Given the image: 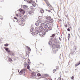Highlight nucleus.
<instances>
[{
  "label": "nucleus",
  "instance_id": "774afa93",
  "mask_svg": "<svg viewBox=\"0 0 80 80\" xmlns=\"http://www.w3.org/2000/svg\"><path fill=\"white\" fill-rule=\"evenodd\" d=\"M69 28H71V27H69Z\"/></svg>",
  "mask_w": 80,
  "mask_h": 80
},
{
  "label": "nucleus",
  "instance_id": "4468645a",
  "mask_svg": "<svg viewBox=\"0 0 80 80\" xmlns=\"http://www.w3.org/2000/svg\"><path fill=\"white\" fill-rule=\"evenodd\" d=\"M34 31V29L33 28H31L30 29V32H33Z\"/></svg>",
  "mask_w": 80,
  "mask_h": 80
},
{
  "label": "nucleus",
  "instance_id": "ea45409f",
  "mask_svg": "<svg viewBox=\"0 0 80 80\" xmlns=\"http://www.w3.org/2000/svg\"><path fill=\"white\" fill-rule=\"evenodd\" d=\"M22 73V71H21L20 72H19V74L20 75H21V73Z\"/></svg>",
  "mask_w": 80,
  "mask_h": 80
},
{
  "label": "nucleus",
  "instance_id": "37998d69",
  "mask_svg": "<svg viewBox=\"0 0 80 80\" xmlns=\"http://www.w3.org/2000/svg\"><path fill=\"white\" fill-rule=\"evenodd\" d=\"M22 73H25V71H22Z\"/></svg>",
  "mask_w": 80,
  "mask_h": 80
},
{
  "label": "nucleus",
  "instance_id": "680f3d73",
  "mask_svg": "<svg viewBox=\"0 0 80 80\" xmlns=\"http://www.w3.org/2000/svg\"><path fill=\"white\" fill-rule=\"evenodd\" d=\"M13 21L14 22H15V20H14L13 19Z\"/></svg>",
  "mask_w": 80,
  "mask_h": 80
},
{
  "label": "nucleus",
  "instance_id": "393cba45",
  "mask_svg": "<svg viewBox=\"0 0 80 80\" xmlns=\"http://www.w3.org/2000/svg\"><path fill=\"white\" fill-rule=\"evenodd\" d=\"M4 46L5 47H8V43H6L4 44Z\"/></svg>",
  "mask_w": 80,
  "mask_h": 80
},
{
  "label": "nucleus",
  "instance_id": "423d86ee",
  "mask_svg": "<svg viewBox=\"0 0 80 80\" xmlns=\"http://www.w3.org/2000/svg\"><path fill=\"white\" fill-rule=\"evenodd\" d=\"M44 1L48 6H49V5H50V6H51V5H50V3H49V2H48V0H45Z\"/></svg>",
  "mask_w": 80,
  "mask_h": 80
},
{
  "label": "nucleus",
  "instance_id": "cd10ccee",
  "mask_svg": "<svg viewBox=\"0 0 80 80\" xmlns=\"http://www.w3.org/2000/svg\"><path fill=\"white\" fill-rule=\"evenodd\" d=\"M44 76H45V77H48V76H49V75L48 74H44Z\"/></svg>",
  "mask_w": 80,
  "mask_h": 80
},
{
  "label": "nucleus",
  "instance_id": "20e7f679",
  "mask_svg": "<svg viewBox=\"0 0 80 80\" xmlns=\"http://www.w3.org/2000/svg\"><path fill=\"white\" fill-rule=\"evenodd\" d=\"M9 53L10 54V55H11V57H13V56H15V53L13 52L12 51H10Z\"/></svg>",
  "mask_w": 80,
  "mask_h": 80
},
{
  "label": "nucleus",
  "instance_id": "79ce46f5",
  "mask_svg": "<svg viewBox=\"0 0 80 80\" xmlns=\"http://www.w3.org/2000/svg\"><path fill=\"white\" fill-rule=\"evenodd\" d=\"M59 39L60 41H62V39H61L60 37L59 38Z\"/></svg>",
  "mask_w": 80,
  "mask_h": 80
},
{
  "label": "nucleus",
  "instance_id": "a878e982",
  "mask_svg": "<svg viewBox=\"0 0 80 80\" xmlns=\"http://www.w3.org/2000/svg\"><path fill=\"white\" fill-rule=\"evenodd\" d=\"M32 35L34 36V35H35V32H33L32 33Z\"/></svg>",
  "mask_w": 80,
  "mask_h": 80
},
{
  "label": "nucleus",
  "instance_id": "5701e85b",
  "mask_svg": "<svg viewBox=\"0 0 80 80\" xmlns=\"http://www.w3.org/2000/svg\"><path fill=\"white\" fill-rule=\"evenodd\" d=\"M35 25H36V26H38V25H39V23H38V22H37L35 23Z\"/></svg>",
  "mask_w": 80,
  "mask_h": 80
},
{
  "label": "nucleus",
  "instance_id": "052dcab7",
  "mask_svg": "<svg viewBox=\"0 0 80 80\" xmlns=\"http://www.w3.org/2000/svg\"><path fill=\"white\" fill-rule=\"evenodd\" d=\"M46 11H48V10H47V9H46Z\"/></svg>",
  "mask_w": 80,
  "mask_h": 80
},
{
  "label": "nucleus",
  "instance_id": "603ef678",
  "mask_svg": "<svg viewBox=\"0 0 80 80\" xmlns=\"http://www.w3.org/2000/svg\"><path fill=\"white\" fill-rule=\"evenodd\" d=\"M58 20H59V21H60L61 22H62V20H61V19H59Z\"/></svg>",
  "mask_w": 80,
  "mask_h": 80
},
{
  "label": "nucleus",
  "instance_id": "412c9836",
  "mask_svg": "<svg viewBox=\"0 0 80 80\" xmlns=\"http://www.w3.org/2000/svg\"><path fill=\"white\" fill-rule=\"evenodd\" d=\"M48 31V29H44V32H47Z\"/></svg>",
  "mask_w": 80,
  "mask_h": 80
},
{
  "label": "nucleus",
  "instance_id": "09e8293b",
  "mask_svg": "<svg viewBox=\"0 0 80 80\" xmlns=\"http://www.w3.org/2000/svg\"><path fill=\"white\" fill-rule=\"evenodd\" d=\"M28 50L29 51H30V50H31V49H30V48H29L28 49Z\"/></svg>",
  "mask_w": 80,
  "mask_h": 80
},
{
  "label": "nucleus",
  "instance_id": "69168bd1",
  "mask_svg": "<svg viewBox=\"0 0 80 80\" xmlns=\"http://www.w3.org/2000/svg\"><path fill=\"white\" fill-rule=\"evenodd\" d=\"M56 80V78H55V80Z\"/></svg>",
  "mask_w": 80,
  "mask_h": 80
},
{
  "label": "nucleus",
  "instance_id": "ddd939ff",
  "mask_svg": "<svg viewBox=\"0 0 80 80\" xmlns=\"http://www.w3.org/2000/svg\"><path fill=\"white\" fill-rule=\"evenodd\" d=\"M48 30H52V27H48Z\"/></svg>",
  "mask_w": 80,
  "mask_h": 80
},
{
  "label": "nucleus",
  "instance_id": "9b49d317",
  "mask_svg": "<svg viewBox=\"0 0 80 80\" xmlns=\"http://www.w3.org/2000/svg\"><path fill=\"white\" fill-rule=\"evenodd\" d=\"M55 36V34H52V36L50 37V38L52 37V38H54Z\"/></svg>",
  "mask_w": 80,
  "mask_h": 80
},
{
  "label": "nucleus",
  "instance_id": "de8ad7c7",
  "mask_svg": "<svg viewBox=\"0 0 80 80\" xmlns=\"http://www.w3.org/2000/svg\"><path fill=\"white\" fill-rule=\"evenodd\" d=\"M45 80H52V79H48L47 78H46Z\"/></svg>",
  "mask_w": 80,
  "mask_h": 80
},
{
  "label": "nucleus",
  "instance_id": "6e6552de",
  "mask_svg": "<svg viewBox=\"0 0 80 80\" xmlns=\"http://www.w3.org/2000/svg\"><path fill=\"white\" fill-rule=\"evenodd\" d=\"M44 27L45 28H48V25L47 24H45L44 23V25H43V27Z\"/></svg>",
  "mask_w": 80,
  "mask_h": 80
},
{
  "label": "nucleus",
  "instance_id": "0eeeda50",
  "mask_svg": "<svg viewBox=\"0 0 80 80\" xmlns=\"http://www.w3.org/2000/svg\"><path fill=\"white\" fill-rule=\"evenodd\" d=\"M5 49L6 52H8L9 53L10 52V51L9 50V49L8 48H5Z\"/></svg>",
  "mask_w": 80,
  "mask_h": 80
},
{
  "label": "nucleus",
  "instance_id": "dca6fc26",
  "mask_svg": "<svg viewBox=\"0 0 80 80\" xmlns=\"http://www.w3.org/2000/svg\"><path fill=\"white\" fill-rule=\"evenodd\" d=\"M47 24H49L50 23V21H46L45 22Z\"/></svg>",
  "mask_w": 80,
  "mask_h": 80
},
{
  "label": "nucleus",
  "instance_id": "c756f323",
  "mask_svg": "<svg viewBox=\"0 0 80 80\" xmlns=\"http://www.w3.org/2000/svg\"><path fill=\"white\" fill-rule=\"evenodd\" d=\"M37 75L38 76V77H40V76H41V74H40V73H38L37 74Z\"/></svg>",
  "mask_w": 80,
  "mask_h": 80
},
{
  "label": "nucleus",
  "instance_id": "f704fd0d",
  "mask_svg": "<svg viewBox=\"0 0 80 80\" xmlns=\"http://www.w3.org/2000/svg\"><path fill=\"white\" fill-rule=\"evenodd\" d=\"M30 9H31V10H33V7H32V6H31L30 7Z\"/></svg>",
  "mask_w": 80,
  "mask_h": 80
},
{
  "label": "nucleus",
  "instance_id": "3c124183",
  "mask_svg": "<svg viewBox=\"0 0 80 80\" xmlns=\"http://www.w3.org/2000/svg\"><path fill=\"white\" fill-rule=\"evenodd\" d=\"M55 44H54V45H53L52 46V48H53V46H55Z\"/></svg>",
  "mask_w": 80,
  "mask_h": 80
},
{
  "label": "nucleus",
  "instance_id": "5fc2aeb1",
  "mask_svg": "<svg viewBox=\"0 0 80 80\" xmlns=\"http://www.w3.org/2000/svg\"><path fill=\"white\" fill-rule=\"evenodd\" d=\"M32 5L33 6V7H35V6L34 5H34L33 4H32Z\"/></svg>",
  "mask_w": 80,
  "mask_h": 80
},
{
  "label": "nucleus",
  "instance_id": "f3484780",
  "mask_svg": "<svg viewBox=\"0 0 80 80\" xmlns=\"http://www.w3.org/2000/svg\"><path fill=\"white\" fill-rule=\"evenodd\" d=\"M28 14H29L30 15H32V12L29 11L28 12Z\"/></svg>",
  "mask_w": 80,
  "mask_h": 80
},
{
  "label": "nucleus",
  "instance_id": "338daca9",
  "mask_svg": "<svg viewBox=\"0 0 80 80\" xmlns=\"http://www.w3.org/2000/svg\"><path fill=\"white\" fill-rule=\"evenodd\" d=\"M26 55L27 56V54L26 53Z\"/></svg>",
  "mask_w": 80,
  "mask_h": 80
},
{
  "label": "nucleus",
  "instance_id": "4c0bfd02",
  "mask_svg": "<svg viewBox=\"0 0 80 80\" xmlns=\"http://www.w3.org/2000/svg\"><path fill=\"white\" fill-rule=\"evenodd\" d=\"M21 71H22V72H24V71H25V69H22L21 70Z\"/></svg>",
  "mask_w": 80,
  "mask_h": 80
},
{
  "label": "nucleus",
  "instance_id": "a19ab883",
  "mask_svg": "<svg viewBox=\"0 0 80 80\" xmlns=\"http://www.w3.org/2000/svg\"><path fill=\"white\" fill-rule=\"evenodd\" d=\"M24 67H27V63L24 65Z\"/></svg>",
  "mask_w": 80,
  "mask_h": 80
},
{
  "label": "nucleus",
  "instance_id": "1a4fd4ad",
  "mask_svg": "<svg viewBox=\"0 0 80 80\" xmlns=\"http://www.w3.org/2000/svg\"><path fill=\"white\" fill-rule=\"evenodd\" d=\"M28 3H34V1L32 0L28 1Z\"/></svg>",
  "mask_w": 80,
  "mask_h": 80
},
{
  "label": "nucleus",
  "instance_id": "6e6d98bb",
  "mask_svg": "<svg viewBox=\"0 0 80 80\" xmlns=\"http://www.w3.org/2000/svg\"><path fill=\"white\" fill-rule=\"evenodd\" d=\"M48 12H50L51 11H50V10H48Z\"/></svg>",
  "mask_w": 80,
  "mask_h": 80
},
{
  "label": "nucleus",
  "instance_id": "e433bc0d",
  "mask_svg": "<svg viewBox=\"0 0 80 80\" xmlns=\"http://www.w3.org/2000/svg\"><path fill=\"white\" fill-rule=\"evenodd\" d=\"M74 78V77L73 76H72L71 77V79L72 80H73V79Z\"/></svg>",
  "mask_w": 80,
  "mask_h": 80
},
{
  "label": "nucleus",
  "instance_id": "7ed1b4c3",
  "mask_svg": "<svg viewBox=\"0 0 80 80\" xmlns=\"http://www.w3.org/2000/svg\"><path fill=\"white\" fill-rule=\"evenodd\" d=\"M31 78H37L36 73H35V72H33L32 73Z\"/></svg>",
  "mask_w": 80,
  "mask_h": 80
},
{
  "label": "nucleus",
  "instance_id": "8fccbe9b",
  "mask_svg": "<svg viewBox=\"0 0 80 80\" xmlns=\"http://www.w3.org/2000/svg\"><path fill=\"white\" fill-rule=\"evenodd\" d=\"M16 16H17V17H18V14H17Z\"/></svg>",
  "mask_w": 80,
  "mask_h": 80
},
{
  "label": "nucleus",
  "instance_id": "c85d7f7f",
  "mask_svg": "<svg viewBox=\"0 0 80 80\" xmlns=\"http://www.w3.org/2000/svg\"><path fill=\"white\" fill-rule=\"evenodd\" d=\"M50 40V41H52V42H53V38H51Z\"/></svg>",
  "mask_w": 80,
  "mask_h": 80
},
{
  "label": "nucleus",
  "instance_id": "bf43d9fd",
  "mask_svg": "<svg viewBox=\"0 0 80 80\" xmlns=\"http://www.w3.org/2000/svg\"><path fill=\"white\" fill-rule=\"evenodd\" d=\"M19 70H18V72H19Z\"/></svg>",
  "mask_w": 80,
  "mask_h": 80
},
{
  "label": "nucleus",
  "instance_id": "49530a36",
  "mask_svg": "<svg viewBox=\"0 0 80 80\" xmlns=\"http://www.w3.org/2000/svg\"><path fill=\"white\" fill-rule=\"evenodd\" d=\"M27 48H28V49H29L30 48V47H28V46H27Z\"/></svg>",
  "mask_w": 80,
  "mask_h": 80
},
{
  "label": "nucleus",
  "instance_id": "7c9ffc66",
  "mask_svg": "<svg viewBox=\"0 0 80 80\" xmlns=\"http://www.w3.org/2000/svg\"><path fill=\"white\" fill-rule=\"evenodd\" d=\"M27 68H28V69H29V68H30V65H28L27 66Z\"/></svg>",
  "mask_w": 80,
  "mask_h": 80
},
{
  "label": "nucleus",
  "instance_id": "f257e3e1",
  "mask_svg": "<svg viewBox=\"0 0 80 80\" xmlns=\"http://www.w3.org/2000/svg\"><path fill=\"white\" fill-rule=\"evenodd\" d=\"M43 25H44V23H42L41 24V26L39 27V29L40 31L38 30H37V29H38L37 28H35V30L36 31L35 33L37 35H38V33H41L43 31V30H44V28H43Z\"/></svg>",
  "mask_w": 80,
  "mask_h": 80
},
{
  "label": "nucleus",
  "instance_id": "13d9d810",
  "mask_svg": "<svg viewBox=\"0 0 80 80\" xmlns=\"http://www.w3.org/2000/svg\"><path fill=\"white\" fill-rule=\"evenodd\" d=\"M39 79V78H36V80H38Z\"/></svg>",
  "mask_w": 80,
  "mask_h": 80
},
{
  "label": "nucleus",
  "instance_id": "f8f14e48",
  "mask_svg": "<svg viewBox=\"0 0 80 80\" xmlns=\"http://www.w3.org/2000/svg\"><path fill=\"white\" fill-rule=\"evenodd\" d=\"M28 65H30L31 63V62H30V59H28Z\"/></svg>",
  "mask_w": 80,
  "mask_h": 80
},
{
  "label": "nucleus",
  "instance_id": "6ab92c4d",
  "mask_svg": "<svg viewBox=\"0 0 80 80\" xmlns=\"http://www.w3.org/2000/svg\"><path fill=\"white\" fill-rule=\"evenodd\" d=\"M52 43V41H49L48 42V44H49V45H51Z\"/></svg>",
  "mask_w": 80,
  "mask_h": 80
},
{
  "label": "nucleus",
  "instance_id": "473e14b6",
  "mask_svg": "<svg viewBox=\"0 0 80 80\" xmlns=\"http://www.w3.org/2000/svg\"><path fill=\"white\" fill-rule=\"evenodd\" d=\"M25 12L24 11H22V13L23 15H24L25 14Z\"/></svg>",
  "mask_w": 80,
  "mask_h": 80
},
{
  "label": "nucleus",
  "instance_id": "2eb2a0df",
  "mask_svg": "<svg viewBox=\"0 0 80 80\" xmlns=\"http://www.w3.org/2000/svg\"><path fill=\"white\" fill-rule=\"evenodd\" d=\"M80 64V61H79V63H78L75 64L76 67H77V66H78V65H79Z\"/></svg>",
  "mask_w": 80,
  "mask_h": 80
},
{
  "label": "nucleus",
  "instance_id": "39448f33",
  "mask_svg": "<svg viewBox=\"0 0 80 80\" xmlns=\"http://www.w3.org/2000/svg\"><path fill=\"white\" fill-rule=\"evenodd\" d=\"M16 22L18 23L20 25H21V24H22V23H23L21 21V20H20V19H19L18 20H17V21H16Z\"/></svg>",
  "mask_w": 80,
  "mask_h": 80
},
{
  "label": "nucleus",
  "instance_id": "4d7b16f0",
  "mask_svg": "<svg viewBox=\"0 0 80 80\" xmlns=\"http://www.w3.org/2000/svg\"><path fill=\"white\" fill-rule=\"evenodd\" d=\"M42 11L43 12V13L44 12V11L43 10H42Z\"/></svg>",
  "mask_w": 80,
  "mask_h": 80
},
{
  "label": "nucleus",
  "instance_id": "bb28decb",
  "mask_svg": "<svg viewBox=\"0 0 80 80\" xmlns=\"http://www.w3.org/2000/svg\"><path fill=\"white\" fill-rule=\"evenodd\" d=\"M9 62H11V61H12V58H9Z\"/></svg>",
  "mask_w": 80,
  "mask_h": 80
},
{
  "label": "nucleus",
  "instance_id": "9d476101",
  "mask_svg": "<svg viewBox=\"0 0 80 80\" xmlns=\"http://www.w3.org/2000/svg\"><path fill=\"white\" fill-rule=\"evenodd\" d=\"M21 22L22 23H23V22H24L25 21V20H24V19L23 18H21V19H20Z\"/></svg>",
  "mask_w": 80,
  "mask_h": 80
},
{
  "label": "nucleus",
  "instance_id": "f03ea898",
  "mask_svg": "<svg viewBox=\"0 0 80 80\" xmlns=\"http://www.w3.org/2000/svg\"><path fill=\"white\" fill-rule=\"evenodd\" d=\"M47 20H48L50 21V22L51 23H52L53 22V20L52 18L50 17V16H48L46 18Z\"/></svg>",
  "mask_w": 80,
  "mask_h": 80
},
{
  "label": "nucleus",
  "instance_id": "aec40b11",
  "mask_svg": "<svg viewBox=\"0 0 80 80\" xmlns=\"http://www.w3.org/2000/svg\"><path fill=\"white\" fill-rule=\"evenodd\" d=\"M38 18L39 20H41V19H42V16H39L38 17Z\"/></svg>",
  "mask_w": 80,
  "mask_h": 80
},
{
  "label": "nucleus",
  "instance_id": "b1692460",
  "mask_svg": "<svg viewBox=\"0 0 80 80\" xmlns=\"http://www.w3.org/2000/svg\"><path fill=\"white\" fill-rule=\"evenodd\" d=\"M19 11L20 12H23V10L22 9H20Z\"/></svg>",
  "mask_w": 80,
  "mask_h": 80
},
{
  "label": "nucleus",
  "instance_id": "4be33fe9",
  "mask_svg": "<svg viewBox=\"0 0 80 80\" xmlns=\"http://www.w3.org/2000/svg\"><path fill=\"white\" fill-rule=\"evenodd\" d=\"M38 23H41L42 22V21H41V20H38Z\"/></svg>",
  "mask_w": 80,
  "mask_h": 80
},
{
  "label": "nucleus",
  "instance_id": "72a5a7b5",
  "mask_svg": "<svg viewBox=\"0 0 80 80\" xmlns=\"http://www.w3.org/2000/svg\"><path fill=\"white\" fill-rule=\"evenodd\" d=\"M53 53H56V50H54L53 51Z\"/></svg>",
  "mask_w": 80,
  "mask_h": 80
},
{
  "label": "nucleus",
  "instance_id": "58836bf2",
  "mask_svg": "<svg viewBox=\"0 0 80 80\" xmlns=\"http://www.w3.org/2000/svg\"><path fill=\"white\" fill-rule=\"evenodd\" d=\"M14 18V19L15 20H17H17H18V19H17V18L16 17H15Z\"/></svg>",
  "mask_w": 80,
  "mask_h": 80
},
{
  "label": "nucleus",
  "instance_id": "a18cd8bd",
  "mask_svg": "<svg viewBox=\"0 0 80 80\" xmlns=\"http://www.w3.org/2000/svg\"><path fill=\"white\" fill-rule=\"evenodd\" d=\"M24 7H26V8H27V7H28V6H26L25 5H24Z\"/></svg>",
  "mask_w": 80,
  "mask_h": 80
},
{
  "label": "nucleus",
  "instance_id": "a211bd4d",
  "mask_svg": "<svg viewBox=\"0 0 80 80\" xmlns=\"http://www.w3.org/2000/svg\"><path fill=\"white\" fill-rule=\"evenodd\" d=\"M70 34H68V40H69V39H70Z\"/></svg>",
  "mask_w": 80,
  "mask_h": 80
},
{
  "label": "nucleus",
  "instance_id": "864d4df0",
  "mask_svg": "<svg viewBox=\"0 0 80 80\" xmlns=\"http://www.w3.org/2000/svg\"><path fill=\"white\" fill-rule=\"evenodd\" d=\"M21 14H20V16H19V17H21Z\"/></svg>",
  "mask_w": 80,
  "mask_h": 80
},
{
  "label": "nucleus",
  "instance_id": "c03bdc74",
  "mask_svg": "<svg viewBox=\"0 0 80 80\" xmlns=\"http://www.w3.org/2000/svg\"><path fill=\"white\" fill-rule=\"evenodd\" d=\"M24 17H25V18H27V15H25L24 16Z\"/></svg>",
  "mask_w": 80,
  "mask_h": 80
},
{
  "label": "nucleus",
  "instance_id": "e2e57ef3",
  "mask_svg": "<svg viewBox=\"0 0 80 80\" xmlns=\"http://www.w3.org/2000/svg\"><path fill=\"white\" fill-rule=\"evenodd\" d=\"M41 51H42V49H41Z\"/></svg>",
  "mask_w": 80,
  "mask_h": 80
},
{
  "label": "nucleus",
  "instance_id": "c9c22d12",
  "mask_svg": "<svg viewBox=\"0 0 80 80\" xmlns=\"http://www.w3.org/2000/svg\"><path fill=\"white\" fill-rule=\"evenodd\" d=\"M67 30L68 32H70V29L69 28H68L67 29Z\"/></svg>",
  "mask_w": 80,
  "mask_h": 80
},
{
  "label": "nucleus",
  "instance_id": "2f4dec72",
  "mask_svg": "<svg viewBox=\"0 0 80 80\" xmlns=\"http://www.w3.org/2000/svg\"><path fill=\"white\" fill-rule=\"evenodd\" d=\"M64 26L65 27H66V28H67L68 27V25H67V24H65V25Z\"/></svg>",
  "mask_w": 80,
  "mask_h": 80
},
{
  "label": "nucleus",
  "instance_id": "0e129e2a",
  "mask_svg": "<svg viewBox=\"0 0 80 80\" xmlns=\"http://www.w3.org/2000/svg\"><path fill=\"white\" fill-rule=\"evenodd\" d=\"M53 70H55V71H56V70L54 69Z\"/></svg>",
  "mask_w": 80,
  "mask_h": 80
}]
</instances>
